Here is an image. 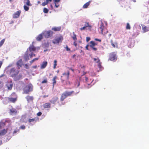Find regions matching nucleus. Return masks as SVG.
<instances>
[{"label": "nucleus", "mask_w": 149, "mask_h": 149, "mask_svg": "<svg viewBox=\"0 0 149 149\" xmlns=\"http://www.w3.org/2000/svg\"><path fill=\"white\" fill-rule=\"evenodd\" d=\"M10 67L11 66L9 65L6 68V70H7V72H9L10 76L12 77L15 81L21 79L22 78V74L19 73V70L16 69L15 68H12L9 71L8 70Z\"/></svg>", "instance_id": "nucleus-1"}, {"label": "nucleus", "mask_w": 149, "mask_h": 149, "mask_svg": "<svg viewBox=\"0 0 149 149\" xmlns=\"http://www.w3.org/2000/svg\"><path fill=\"white\" fill-rule=\"evenodd\" d=\"M29 50H27V52H28L29 55L31 58H32L33 56H35L36 54L34 53V52L36 51V50H38L40 48L39 47H36L33 45H30L29 48Z\"/></svg>", "instance_id": "nucleus-2"}, {"label": "nucleus", "mask_w": 149, "mask_h": 149, "mask_svg": "<svg viewBox=\"0 0 149 149\" xmlns=\"http://www.w3.org/2000/svg\"><path fill=\"white\" fill-rule=\"evenodd\" d=\"M74 91H72L70 92L65 91L63 93L61 97V101H63L67 97L70 95Z\"/></svg>", "instance_id": "nucleus-3"}, {"label": "nucleus", "mask_w": 149, "mask_h": 149, "mask_svg": "<svg viewBox=\"0 0 149 149\" xmlns=\"http://www.w3.org/2000/svg\"><path fill=\"white\" fill-rule=\"evenodd\" d=\"M32 85L31 84H29L27 85L24 88V93H27L30 91L32 90Z\"/></svg>", "instance_id": "nucleus-4"}, {"label": "nucleus", "mask_w": 149, "mask_h": 149, "mask_svg": "<svg viewBox=\"0 0 149 149\" xmlns=\"http://www.w3.org/2000/svg\"><path fill=\"white\" fill-rule=\"evenodd\" d=\"M43 35L45 38H48L51 37L53 33V32L51 31H45L42 33Z\"/></svg>", "instance_id": "nucleus-5"}, {"label": "nucleus", "mask_w": 149, "mask_h": 149, "mask_svg": "<svg viewBox=\"0 0 149 149\" xmlns=\"http://www.w3.org/2000/svg\"><path fill=\"white\" fill-rule=\"evenodd\" d=\"M63 39V37L60 36L53 40L52 42L54 44H58L60 42H62Z\"/></svg>", "instance_id": "nucleus-6"}, {"label": "nucleus", "mask_w": 149, "mask_h": 149, "mask_svg": "<svg viewBox=\"0 0 149 149\" xmlns=\"http://www.w3.org/2000/svg\"><path fill=\"white\" fill-rule=\"evenodd\" d=\"M94 61L96 63H98L97 66L99 68L100 70H102V67L101 65V63L100 62V60L97 57L96 58H93Z\"/></svg>", "instance_id": "nucleus-7"}, {"label": "nucleus", "mask_w": 149, "mask_h": 149, "mask_svg": "<svg viewBox=\"0 0 149 149\" xmlns=\"http://www.w3.org/2000/svg\"><path fill=\"white\" fill-rule=\"evenodd\" d=\"M13 85V83L11 81H8L6 85L8 89L9 90H11L12 89Z\"/></svg>", "instance_id": "nucleus-8"}, {"label": "nucleus", "mask_w": 149, "mask_h": 149, "mask_svg": "<svg viewBox=\"0 0 149 149\" xmlns=\"http://www.w3.org/2000/svg\"><path fill=\"white\" fill-rule=\"evenodd\" d=\"M117 57L115 53H111L109 55V59L111 61H114L116 60Z\"/></svg>", "instance_id": "nucleus-9"}, {"label": "nucleus", "mask_w": 149, "mask_h": 149, "mask_svg": "<svg viewBox=\"0 0 149 149\" xmlns=\"http://www.w3.org/2000/svg\"><path fill=\"white\" fill-rule=\"evenodd\" d=\"M21 13V11L19 10L15 12L13 15V17L14 18H18Z\"/></svg>", "instance_id": "nucleus-10"}, {"label": "nucleus", "mask_w": 149, "mask_h": 149, "mask_svg": "<svg viewBox=\"0 0 149 149\" xmlns=\"http://www.w3.org/2000/svg\"><path fill=\"white\" fill-rule=\"evenodd\" d=\"M10 113L11 115H15L17 114V111L14 109H12L10 110Z\"/></svg>", "instance_id": "nucleus-11"}, {"label": "nucleus", "mask_w": 149, "mask_h": 149, "mask_svg": "<svg viewBox=\"0 0 149 149\" xmlns=\"http://www.w3.org/2000/svg\"><path fill=\"white\" fill-rule=\"evenodd\" d=\"M17 65L19 68V67H21L23 64V62L22 59H20L18 61L17 63Z\"/></svg>", "instance_id": "nucleus-12"}, {"label": "nucleus", "mask_w": 149, "mask_h": 149, "mask_svg": "<svg viewBox=\"0 0 149 149\" xmlns=\"http://www.w3.org/2000/svg\"><path fill=\"white\" fill-rule=\"evenodd\" d=\"M69 72L68 71L66 72H65L64 73H63V75L65 77V79H68L69 78Z\"/></svg>", "instance_id": "nucleus-13"}, {"label": "nucleus", "mask_w": 149, "mask_h": 149, "mask_svg": "<svg viewBox=\"0 0 149 149\" xmlns=\"http://www.w3.org/2000/svg\"><path fill=\"white\" fill-rule=\"evenodd\" d=\"M47 62L46 61H43L41 65L40 68L41 69H43L45 68L46 67V66L47 65Z\"/></svg>", "instance_id": "nucleus-14"}, {"label": "nucleus", "mask_w": 149, "mask_h": 149, "mask_svg": "<svg viewBox=\"0 0 149 149\" xmlns=\"http://www.w3.org/2000/svg\"><path fill=\"white\" fill-rule=\"evenodd\" d=\"M58 98L56 97H55L53 98L50 101L53 104L55 103L56 101L58 100Z\"/></svg>", "instance_id": "nucleus-15"}, {"label": "nucleus", "mask_w": 149, "mask_h": 149, "mask_svg": "<svg viewBox=\"0 0 149 149\" xmlns=\"http://www.w3.org/2000/svg\"><path fill=\"white\" fill-rule=\"evenodd\" d=\"M55 6L56 7L58 8L59 6L58 3L60 1V0H53Z\"/></svg>", "instance_id": "nucleus-16"}, {"label": "nucleus", "mask_w": 149, "mask_h": 149, "mask_svg": "<svg viewBox=\"0 0 149 149\" xmlns=\"http://www.w3.org/2000/svg\"><path fill=\"white\" fill-rule=\"evenodd\" d=\"M104 27L103 26V24H101L100 25V26L99 29V31L102 34L103 33V30Z\"/></svg>", "instance_id": "nucleus-17"}, {"label": "nucleus", "mask_w": 149, "mask_h": 149, "mask_svg": "<svg viewBox=\"0 0 149 149\" xmlns=\"http://www.w3.org/2000/svg\"><path fill=\"white\" fill-rule=\"evenodd\" d=\"M42 33L39 34L37 37L36 38V39L37 41H40L42 38Z\"/></svg>", "instance_id": "nucleus-18"}, {"label": "nucleus", "mask_w": 149, "mask_h": 149, "mask_svg": "<svg viewBox=\"0 0 149 149\" xmlns=\"http://www.w3.org/2000/svg\"><path fill=\"white\" fill-rule=\"evenodd\" d=\"M26 98L28 102H30L33 100V97L30 96H27L26 97Z\"/></svg>", "instance_id": "nucleus-19"}, {"label": "nucleus", "mask_w": 149, "mask_h": 149, "mask_svg": "<svg viewBox=\"0 0 149 149\" xmlns=\"http://www.w3.org/2000/svg\"><path fill=\"white\" fill-rule=\"evenodd\" d=\"M28 52L26 54H25L24 56V58L26 61H27L29 59V57L28 56Z\"/></svg>", "instance_id": "nucleus-20"}, {"label": "nucleus", "mask_w": 149, "mask_h": 149, "mask_svg": "<svg viewBox=\"0 0 149 149\" xmlns=\"http://www.w3.org/2000/svg\"><path fill=\"white\" fill-rule=\"evenodd\" d=\"M61 27H55L52 28V30L56 31H60L61 30Z\"/></svg>", "instance_id": "nucleus-21"}, {"label": "nucleus", "mask_w": 149, "mask_h": 149, "mask_svg": "<svg viewBox=\"0 0 149 149\" xmlns=\"http://www.w3.org/2000/svg\"><path fill=\"white\" fill-rule=\"evenodd\" d=\"M6 132L7 131L5 129L2 130L1 132H0V136H1L4 135Z\"/></svg>", "instance_id": "nucleus-22"}, {"label": "nucleus", "mask_w": 149, "mask_h": 149, "mask_svg": "<svg viewBox=\"0 0 149 149\" xmlns=\"http://www.w3.org/2000/svg\"><path fill=\"white\" fill-rule=\"evenodd\" d=\"M96 44L93 41H91L90 42V46L91 48L94 47L95 45H96Z\"/></svg>", "instance_id": "nucleus-23"}, {"label": "nucleus", "mask_w": 149, "mask_h": 149, "mask_svg": "<svg viewBox=\"0 0 149 149\" xmlns=\"http://www.w3.org/2000/svg\"><path fill=\"white\" fill-rule=\"evenodd\" d=\"M11 102H14L16 100V98L10 97L8 99Z\"/></svg>", "instance_id": "nucleus-24"}, {"label": "nucleus", "mask_w": 149, "mask_h": 149, "mask_svg": "<svg viewBox=\"0 0 149 149\" xmlns=\"http://www.w3.org/2000/svg\"><path fill=\"white\" fill-rule=\"evenodd\" d=\"M56 78H57V77L56 76H55L53 78L52 81H53V88H54V85L56 83Z\"/></svg>", "instance_id": "nucleus-25"}, {"label": "nucleus", "mask_w": 149, "mask_h": 149, "mask_svg": "<svg viewBox=\"0 0 149 149\" xmlns=\"http://www.w3.org/2000/svg\"><path fill=\"white\" fill-rule=\"evenodd\" d=\"M24 3L26 5L28 6H31L30 3V1L29 0H24Z\"/></svg>", "instance_id": "nucleus-26"}, {"label": "nucleus", "mask_w": 149, "mask_h": 149, "mask_svg": "<svg viewBox=\"0 0 149 149\" xmlns=\"http://www.w3.org/2000/svg\"><path fill=\"white\" fill-rule=\"evenodd\" d=\"M142 29L144 32H147L149 30V29L146 26H142Z\"/></svg>", "instance_id": "nucleus-27"}, {"label": "nucleus", "mask_w": 149, "mask_h": 149, "mask_svg": "<svg viewBox=\"0 0 149 149\" xmlns=\"http://www.w3.org/2000/svg\"><path fill=\"white\" fill-rule=\"evenodd\" d=\"M44 107L45 108H49L50 107V104L49 103H46L44 104Z\"/></svg>", "instance_id": "nucleus-28"}, {"label": "nucleus", "mask_w": 149, "mask_h": 149, "mask_svg": "<svg viewBox=\"0 0 149 149\" xmlns=\"http://www.w3.org/2000/svg\"><path fill=\"white\" fill-rule=\"evenodd\" d=\"M90 3V1H89L88 2L86 3L83 6V7L84 8H86L89 5Z\"/></svg>", "instance_id": "nucleus-29"}, {"label": "nucleus", "mask_w": 149, "mask_h": 149, "mask_svg": "<svg viewBox=\"0 0 149 149\" xmlns=\"http://www.w3.org/2000/svg\"><path fill=\"white\" fill-rule=\"evenodd\" d=\"M84 26L86 27V28L88 27H89L90 29H91V26L89 25L88 23H86L84 25Z\"/></svg>", "instance_id": "nucleus-30"}, {"label": "nucleus", "mask_w": 149, "mask_h": 149, "mask_svg": "<svg viewBox=\"0 0 149 149\" xmlns=\"http://www.w3.org/2000/svg\"><path fill=\"white\" fill-rule=\"evenodd\" d=\"M5 41V40L4 39H3L0 42V47L3 45V44L4 43Z\"/></svg>", "instance_id": "nucleus-31"}, {"label": "nucleus", "mask_w": 149, "mask_h": 149, "mask_svg": "<svg viewBox=\"0 0 149 149\" xmlns=\"http://www.w3.org/2000/svg\"><path fill=\"white\" fill-rule=\"evenodd\" d=\"M57 62V61L56 60H54V67H53L54 69H55L56 68V67L57 65V64H56Z\"/></svg>", "instance_id": "nucleus-32"}, {"label": "nucleus", "mask_w": 149, "mask_h": 149, "mask_svg": "<svg viewBox=\"0 0 149 149\" xmlns=\"http://www.w3.org/2000/svg\"><path fill=\"white\" fill-rule=\"evenodd\" d=\"M24 8L25 11H27L29 10V7L26 5H24Z\"/></svg>", "instance_id": "nucleus-33"}, {"label": "nucleus", "mask_w": 149, "mask_h": 149, "mask_svg": "<svg viewBox=\"0 0 149 149\" xmlns=\"http://www.w3.org/2000/svg\"><path fill=\"white\" fill-rule=\"evenodd\" d=\"M38 59V58H36L33 59L31 61H30V63L31 64L33 63L34 61L36 60H37Z\"/></svg>", "instance_id": "nucleus-34"}, {"label": "nucleus", "mask_w": 149, "mask_h": 149, "mask_svg": "<svg viewBox=\"0 0 149 149\" xmlns=\"http://www.w3.org/2000/svg\"><path fill=\"white\" fill-rule=\"evenodd\" d=\"M73 36L72 37V38L74 40H77V38L76 37V34L74 33L73 32Z\"/></svg>", "instance_id": "nucleus-35"}, {"label": "nucleus", "mask_w": 149, "mask_h": 149, "mask_svg": "<svg viewBox=\"0 0 149 149\" xmlns=\"http://www.w3.org/2000/svg\"><path fill=\"white\" fill-rule=\"evenodd\" d=\"M48 10L46 8H44L43 9V12L45 13H47L48 12Z\"/></svg>", "instance_id": "nucleus-36"}, {"label": "nucleus", "mask_w": 149, "mask_h": 149, "mask_svg": "<svg viewBox=\"0 0 149 149\" xmlns=\"http://www.w3.org/2000/svg\"><path fill=\"white\" fill-rule=\"evenodd\" d=\"M35 119L33 118V119H29V122L30 123H31V122H34L35 121Z\"/></svg>", "instance_id": "nucleus-37"}, {"label": "nucleus", "mask_w": 149, "mask_h": 149, "mask_svg": "<svg viewBox=\"0 0 149 149\" xmlns=\"http://www.w3.org/2000/svg\"><path fill=\"white\" fill-rule=\"evenodd\" d=\"M4 125L5 124L4 123L0 122V129L2 127L4 126Z\"/></svg>", "instance_id": "nucleus-38"}, {"label": "nucleus", "mask_w": 149, "mask_h": 149, "mask_svg": "<svg viewBox=\"0 0 149 149\" xmlns=\"http://www.w3.org/2000/svg\"><path fill=\"white\" fill-rule=\"evenodd\" d=\"M126 29H130V26L128 23H127V26H126Z\"/></svg>", "instance_id": "nucleus-39"}, {"label": "nucleus", "mask_w": 149, "mask_h": 149, "mask_svg": "<svg viewBox=\"0 0 149 149\" xmlns=\"http://www.w3.org/2000/svg\"><path fill=\"white\" fill-rule=\"evenodd\" d=\"M47 79H44L43 81H42V84H43V83H46L47 82Z\"/></svg>", "instance_id": "nucleus-40"}, {"label": "nucleus", "mask_w": 149, "mask_h": 149, "mask_svg": "<svg viewBox=\"0 0 149 149\" xmlns=\"http://www.w3.org/2000/svg\"><path fill=\"white\" fill-rule=\"evenodd\" d=\"M91 39V38L89 37H87L86 38V41L87 42H88Z\"/></svg>", "instance_id": "nucleus-41"}, {"label": "nucleus", "mask_w": 149, "mask_h": 149, "mask_svg": "<svg viewBox=\"0 0 149 149\" xmlns=\"http://www.w3.org/2000/svg\"><path fill=\"white\" fill-rule=\"evenodd\" d=\"M48 3H47L46 1V2H43V3H42V6H45V5H47V4Z\"/></svg>", "instance_id": "nucleus-42"}, {"label": "nucleus", "mask_w": 149, "mask_h": 149, "mask_svg": "<svg viewBox=\"0 0 149 149\" xmlns=\"http://www.w3.org/2000/svg\"><path fill=\"white\" fill-rule=\"evenodd\" d=\"M20 128L22 129H24L25 128V126L24 125H22L21 126Z\"/></svg>", "instance_id": "nucleus-43"}, {"label": "nucleus", "mask_w": 149, "mask_h": 149, "mask_svg": "<svg viewBox=\"0 0 149 149\" xmlns=\"http://www.w3.org/2000/svg\"><path fill=\"white\" fill-rule=\"evenodd\" d=\"M42 113L41 112H39L37 113V115L38 116H40L42 114Z\"/></svg>", "instance_id": "nucleus-44"}, {"label": "nucleus", "mask_w": 149, "mask_h": 149, "mask_svg": "<svg viewBox=\"0 0 149 149\" xmlns=\"http://www.w3.org/2000/svg\"><path fill=\"white\" fill-rule=\"evenodd\" d=\"M66 49L67 51H70V49L67 46H66Z\"/></svg>", "instance_id": "nucleus-45"}, {"label": "nucleus", "mask_w": 149, "mask_h": 149, "mask_svg": "<svg viewBox=\"0 0 149 149\" xmlns=\"http://www.w3.org/2000/svg\"><path fill=\"white\" fill-rule=\"evenodd\" d=\"M86 27L84 26V27H83L82 28H81L80 29V30H85V29H86Z\"/></svg>", "instance_id": "nucleus-46"}, {"label": "nucleus", "mask_w": 149, "mask_h": 149, "mask_svg": "<svg viewBox=\"0 0 149 149\" xmlns=\"http://www.w3.org/2000/svg\"><path fill=\"white\" fill-rule=\"evenodd\" d=\"M25 68H26V69H28L29 68V67L27 64H25Z\"/></svg>", "instance_id": "nucleus-47"}, {"label": "nucleus", "mask_w": 149, "mask_h": 149, "mask_svg": "<svg viewBox=\"0 0 149 149\" xmlns=\"http://www.w3.org/2000/svg\"><path fill=\"white\" fill-rule=\"evenodd\" d=\"M95 51H96L97 50V49L95 47H91Z\"/></svg>", "instance_id": "nucleus-48"}, {"label": "nucleus", "mask_w": 149, "mask_h": 149, "mask_svg": "<svg viewBox=\"0 0 149 149\" xmlns=\"http://www.w3.org/2000/svg\"><path fill=\"white\" fill-rule=\"evenodd\" d=\"M3 86V85L1 84V82L0 81V89L2 88Z\"/></svg>", "instance_id": "nucleus-49"}, {"label": "nucleus", "mask_w": 149, "mask_h": 149, "mask_svg": "<svg viewBox=\"0 0 149 149\" xmlns=\"http://www.w3.org/2000/svg\"><path fill=\"white\" fill-rule=\"evenodd\" d=\"M95 40L96 41H99V42H101V40H100V39H98L97 38H95Z\"/></svg>", "instance_id": "nucleus-50"}, {"label": "nucleus", "mask_w": 149, "mask_h": 149, "mask_svg": "<svg viewBox=\"0 0 149 149\" xmlns=\"http://www.w3.org/2000/svg\"><path fill=\"white\" fill-rule=\"evenodd\" d=\"M74 45L75 46V47H76L77 45V43L76 42H74Z\"/></svg>", "instance_id": "nucleus-51"}, {"label": "nucleus", "mask_w": 149, "mask_h": 149, "mask_svg": "<svg viewBox=\"0 0 149 149\" xmlns=\"http://www.w3.org/2000/svg\"><path fill=\"white\" fill-rule=\"evenodd\" d=\"M52 1V0H46V1L48 3L49 2H51Z\"/></svg>", "instance_id": "nucleus-52"}, {"label": "nucleus", "mask_w": 149, "mask_h": 149, "mask_svg": "<svg viewBox=\"0 0 149 149\" xmlns=\"http://www.w3.org/2000/svg\"><path fill=\"white\" fill-rule=\"evenodd\" d=\"M111 45H112V46L114 47H115V45L113 43H112L111 42Z\"/></svg>", "instance_id": "nucleus-53"}, {"label": "nucleus", "mask_w": 149, "mask_h": 149, "mask_svg": "<svg viewBox=\"0 0 149 149\" xmlns=\"http://www.w3.org/2000/svg\"><path fill=\"white\" fill-rule=\"evenodd\" d=\"M88 45H87L86 47V49L87 50H88Z\"/></svg>", "instance_id": "nucleus-54"}, {"label": "nucleus", "mask_w": 149, "mask_h": 149, "mask_svg": "<svg viewBox=\"0 0 149 149\" xmlns=\"http://www.w3.org/2000/svg\"><path fill=\"white\" fill-rule=\"evenodd\" d=\"M85 80L86 81H87V80H88V78L87 77H85Z\"/></svg>", "instance_id": "nucleus-55"}, {"label": "nucleus", "mask_w": 149, "mask_h": 149, "mask_svg": "<svg viewBox=\"0 0 149 149\" xmlns=\"http://www.w3.org/2000/svg\"><path fill=\"white\" fill-rule=\"evenodd\" d=\"M48 95H44V96H43V97H48Z\"/></svg>", "instance_id": "nucleus-56"}, {"label": "nucleus", "mask_w": 149, "mask_h": 149, "mask_svg": "<svg viewBox=\"0 0 149 149\" xmlns=\"http://www.w3.org/2000/svg\"><path fill=\"white\" fill-rule=\"evenodd\" d=\"M2 144V141H1L0 140V145H1Z\"/></svg>", "instance_id": "nucleus-57"}, {"label": "nucleus", "mask_w": 149, "mask_h": 149, "mask_svg": "<svg viewBox=\"0 0 149 149\" xmlns=\"http://www.w3.org/2000/svg\"><path fill=\"white\" fill-rule=\"evenodd\" d=\"M17 132V131H16V130H15L14 131V132H13V133H16Z\"/></svg>", "instance_id": "nucleus-58"}, {"label": "nucleus", "mask_w": 149, "mask_h": 149, "mask_svg": "<svg viewBox=\"0 0 149 149\" xmlns=\"http://www.w3.org/2000/svg\"><path fill=\"white\" fill-rule=\"evenodd\" d=\"M47 51V49H45V50H44V52H45Z\"/></svg>", "instance_id": "nucleus-59"}, {"label": "nucleus", "mask_w": 149, "mask_h": 149, "mask_svg": "<svg viewBox=\"0 0 149 149\" xmlns=\"http://www.w3.org/2000/svg\"><path fill=\"white\" fill-rule=\"evenodd\" d=\"M132 0L134 2H136V0Z\"/></svg>", "instance_id": "nucleus-60"}, {"label": "nucleus", "mask_w": 149, "mask_h": 149, "mask_svg": "<svg viewBox=\"0 0 149 149\" xmlns=\"http://www.w3.org/2000/svg\"><path fill=\"white\" fill-rule=\"evenodd\" d=\"M79 83L78 84V85H77V87H78L79 86Z\"/></svg>", "instance_id": "nucleus-61"}, {"label": "nucleus", "mask_w": 149, "mask_h": 149, "mask_svg": "<svg viewBox=\"0 0 149 149\" xmlns=\"http://www.w3.org/2000/svg\"><path fill=\"white\" fill-rule=\"evenodd\" d=\"M33 68H36V66H34Z\"/></svg>", "instance_id": "nucleus-62"}, {"label": "nucleus", "mask_w": 149, "mask_h": 149, "mask_svg": "<svg viewBox=\"0 0 149 149\" xmlns=\"http://www.w3.org/2000/svg\"><path fill=\"white\" fill-rule=\"evenodd\" d=\"M75 56V55H74L73 56V57H74V56Z\"/></svg>", "instance_id": "nucleus-63"}, {"label": "nucleus", "mask_w": 149, "mask_h": 149, "mask_svg": "<svg viewBox=\"0 0 149 149\" xmlns=\"http://www.w3.org/2000/svg\"><path fill=\"white\" fill-rule=\"evenodd\" d=\"M38 3H40V1H38Z\"/></svg>", "instance_id": "nucleus-64"}]
</instances>
